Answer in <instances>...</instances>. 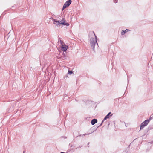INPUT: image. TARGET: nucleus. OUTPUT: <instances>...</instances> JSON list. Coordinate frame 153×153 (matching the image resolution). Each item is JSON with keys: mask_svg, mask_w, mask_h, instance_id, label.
I'll return each mask as SVG.
<instances>
[{"mask_svg": "<svg viewBox=\"0 0 153 153\" xmlns=\"http://www.w3.org/2000/svg\"><path fill=\"white\" fill-rule=\"evenodd\" d=\"M68 73L69 74L71 75L72 74L73 72L72 71L69 70L68 71Z\"/></svg>", "mask_w": 153, "mask_h": 153, "instance_id": "10", "label": "nucleus"}, {"mask_svg": "<svg viewBox=\"0 0 153 153\" xmlns=\"http://www.w3.org/2000/svg\"><path fill=\"white\" fill-rule=\"evenodd\" d=\"M117 0H114L113 1L114 3H116L117 2Z\"/></svg>", "mask_w": 153, "mask_h": 153, "instance_id": "12", "label": "nucleus"}, {"mask_svg": "<svg viewBox=\"0 0 153 153\" xmlns=\"http://www.w3.org/2000/svg\"><path fill=\"white\" fill-rule=\"evenodd\" d=\"M85 134H84V135H85Z\"/></svg>", "mask_w": 153, "mask_h": 153, "instance_id": "14", "label": "nucleus"}, {"mask_svg": "<svg viewBox=\"0 0 153 153\" xmlns=\"http://www.w3.org/2000/svg\"><path fill=\"white\" fill-rule=\"evenodd\" d=\"M113 115V114H111V112H110L105 117V118H104L103 120H102V123H101V124H100V125L99 126H101L102 124V123L105 120H106V119H107L108 118L110 117V116H112V115Z\"/></svg>", "mask_w": 153, "mask_h": 153, "instance_id": "5", "label": "nucleus"}, {"mask_svg": "<svg viewBox=\"0 0 153 153\" xmlns=\"http://www.w3.org/2000/svg\"><path fill=\"white\" fill-rule=\"evenodd\" d=\"M61 21V22H64V25H65V20L64 18H63Z\"/></svg>", "mask_w": 153, "mask_h": 153, "instance_id": "9", "label": "nucleus"}, {"mask_svg": "<svg viewBox=\"0 0 153 153\" xmlns=\"http://www.w3.org/2000/svg\"><path fill=\"white\" fill-rule=\"evenodd\" d=\"M71 3V0H68L67 1H66L63 5L62 10H63L65 8L69 6Z\"/></svg>", "mask_w": 153, "mask_h": 153, "instance_id": "4", "label": "nucleus"}, {"mask_svg": "<svg viewBox=\"0 0 153 153\" xmlns=\"http://www.w3.org/2000/svg\"><path fill=\"white\" fill-rule=\"evenodd\" d=\"M68 48V46H66L65 45H62L61 47V50L62 51H66Z\"/></svg>", "mask_w": 153, "mask_h": 153, "instance_id": "6", "label": "nucleus"}, {"mask_svg": "<svg viewBox=\"0 0 153 153\" xmlns=\"http://www.w3.org/2000/svg\"><path fill=\"white\" fill-rule=\"evenodd\" d=\"M65 25H66V26H68L69 25V24L68 23H65Z\"/></svg>", "mask_w": 153, "mask_h": 153, "instance_id": "11", "label": "nucleus"}, {"mask_svg": "<svg viewBox=\"0 0 153 153\" xmlns=\"http://www.w3.org/2000/svg\"><path fill=\"white\" fill-rule=\"evenodd\" d=\"M129 30L128 29H126L125 31L123 30L121 32V34L122 35H124L125 33H126L127 32H128Z\"/></svg>", "mask_w": 153, "mask_h": 153, "instance_id": "8", "label": "nucleus"}, {"mask_svg": "<svg viewBox=\"0 0 153 153\" xmlns=\"http://www.w3.org/2000/svg\"><path fill=\"white\" fill-rule=\"evenodd\" d=\"M149 120H146L142 123L140 125V129H143V128L146 126L149 123Z\"/></svg>", "mask_w": 153, "mask_h": 153, "instance_id": "3", "label": "nucleus"}, {"mask_svg": "<svg viewBox=\"0 0 153 153\" xmlns=\"http://www.w3.org/2000/svg\"><path fill=\"white\" fill-rule=\"evenodd\" d=\"M91 33H93L95 37L94 38H91L90 39V42L92 48L93 49V50H94V47L96 44H97V43L96 40L97 37L95 36V35L94 31L92 32Z\"/></svg>", "mask_w": 153, "mask_h": 153, "instance_id": "1", "label": "nucleus"}, {"mask_svg": "<svg viewBox=\"0 0 153 153\" xmlns=\"http://www.w3.org/2000/svg\"><path fill=\"white\" fill-rule=\"evenodd\" d=\"M60 153H64V152H61Z\"/></svg>", "mask_w": 153, "mask_h": 153, "instance_id": "13", "label": "nucleus"}, {"mask_svg": "<svg viewBox=\"0 0 153 153\" xmlns=\"http://www.w3.org/2000/svg\"><path fill=\"white\" fill-rule=\"evenodd\" d=\"M53 24H56L57 27L60 26V25H64V22H61V21H57L56 19H53Z\"/></svg>", "mask_w": 153, "mask_h": 153, "instance_id": "2", "label": "nucleus"}, {"mask_svg": "<svg viewBox=\"0 0 153 153\" xmlns=\"http://www.w3.org/2000/svg\"><path fill=\"white\" fill-rule=\"evenodd\" d=\"M23 153H25L24 151L23 152Z\"/></svg>", "mask_w": 153, "mask_h": 153, "instance_id": "15", "label": "nucleus"}, {"mask_svg": "<svg viewBox=\"0 0 153 153\" xmlns=\"http://www.w3.org/2000/svg\"><path fill=\"white\" fill-rule=\"evenodd\" d=\"M97 119H94L92 120L91 121V124L92 125H94L95 123L97 122Z\"/></svg>", "mask_w": 153, "mask_h": 153, "instance_id": "7", "label": "nucleus"}]
</instances>
